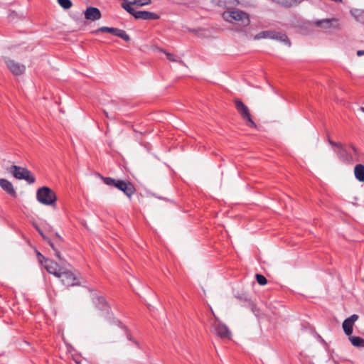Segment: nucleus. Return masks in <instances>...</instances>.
<instances>
[{"label": "nucleus", "mask_w": 364, "mask_h": 364, "mask_svg": "<svg viewBox=\"0 0 364 364\" xmlns=\"http://www.w3.org/2000/svg\"><path fill=\"white\" fill-rule=\"evenodd\" d=\"M103 182L109 186L122 191L129 198L136 192L134 185L129 181L117 180L111 177H102Z\"/></svg>", "instance_id": "f257e3e1"}, {"label": "nucleus", "mask_w": 364, "mask_h": 364, "mask_svg": "<svg viewBox=\"0 0 364 364\" xmlns=\"http://www.w3.org/2000/svg\"><path fill=\"white\" fill-rule=\"evenodd\" d=\"M223 18L228 22H240L241 26L247 27L250 23V19L249 15L239 9H232L230 11H224L223 14Z\"/></svg>", "instance_id": "f03ea898"}, {"label": "nucleus", "mask_w": 364, "mask_h": 364, "mask_svg": "<svg viewBox=\"0 0 364 364\" xmlns=\"http://www.w3.org/2000/svg\"><path fill=\"white\" fill-rule=\"evenodd\" d=\"M36 198L39 203L45 205H55L57 200L55 192L46 186L38 189Z\"/></svg>", "instance_id": "7ed1b4c3"}, {"label": "nucleus", "mask_w": 364, "mask_h": 364, "mask_svg": "<svg viewBox=\"0 0 364 364\" xmlns=\"http://www.w3.org/2000/svg\"><path fill=\"white\" fill-rule=\"evenodd\" d=\"M314 25L326 33L338 31L341 28L339 19L336 18L316 20L314 21Z\"/></svg>", "instance_id": "20e7f679"}, {"label": "nucleus", "mask_w": 364, "mask_h": 364, "mask_svg": "<svg viewBox=\"0 0 364 364\" xmlns=\"http://www.w3.org/2000/svg\"><path fill=\"white\" fill-rule=\"evenodd\" d=\"M9 172L18 180H26L28 183H33L36 181L35 177L27 168L13 165L9 168Z\"/></svg>", "instance_id": "39448f33"}, {"label": "nucleus", "mask_w": 364, "mask_h": 364, "mask_svg": "<svg viewBox=\"0 0 364 364\" xmlns=\"http://www.w3.org/2000/svg\"><path fill=\"white\" fill-rule=\"evenodd\" d=\"M234 102L236 109L240 114L242 119L246 122L247 126L255 128L256 124L252 119L249 108L240 99H235Z\"/></svg>", "instance_id": "423d86ee"}, {"label": "nucleus", "mask_w": 364, "mask_h": 364, "mask_svg": "<svg viewBox=\"0 0 364 364\" xmlns=\"http://www.w3.org/2000/svg\"><path fill=\"white\" fill-rule=\"evenodd\" d=\"M41 234L55 252V257L60 261H62L63 259L60 256V250L63 248V239L58 233H55L53 239L46 237L42 232H41Z\"/></svg>", "instance_id": "0eeeda50"}, {"label": "nucleus", "mask_w": 364, "mask_h": 364, "mask_svg": "<svg viewBox=\"0 0 364 364\" xmlns=\"http://www.w3.org/2000/svg\"><path fill=\"white\" fill-rule=\"evenodd\" d=\"M58 278H60L61 282L68 287L80 284L77 276L73 272L65 269V268L60 272Z\"/></svg>", "instance_id": "6e6552de"}, {"label": "nucleus", "mask_w": 364, "mask_h": 364, "mask_svg": "<svg viewBox=\"0 0 364 364\" xmlns=\"http://www.w3.org/2000/svg\"><path fill=\"white\" fill-rule=\"evenodd\" d=\"M213 315L215 321L211 325L213 333L220 338H230L231 333L229 328L224 323H221L214 314Z\"/></svg>", "instance_id": "1a4fd4ad"}, {"label": "nucleus", "mask_w": 364, "mask_h": 364, "mask_svg": "<svg viewBox=\"0 0 364 364\" xmlns=\"http://www.w3.org/2000/svg\"><path fill=\"white\" fill-rule=\"evenodd\" d=\"M132 15L136 19H142V20H157L160 18L159 15L156 13L147 11H135L130 14Z\"/></svg>", "instance_id": "9d476101"}, {"label": "nucleus", "mask_w": 364, "mask_h": 364, "mask_svg": "<svg viewBox=\"0 0 364 364\" xmlns=\"http://www.w3.org/2000/svg\"><path fill=\"white\" fill-rule=\"evenodd\" d=\"M334 151L341 161L345 163H351L353 161L352 155L348 151L343 144H341V145H338V147Z\"/></svg>", "instance_id": "9b49d317"}, {"label": "nucleus", "mask_w": 364, "mask_h": 364, "mask_svg": "<svg viewBox=\"0 0 364 364\" xmlns=\"http://www.w3.org/2000/svg\"><path fill=\"white\" fill-rule=\"evenodd\" d=\"M6 64L8 67V68L10 70V71L16 75H20L23 74L25 71V66L22 64H20L17 62H15L13 60H7L6 61Z\"/></svg>", "instance_id": "f8f14e48"}, {"label": "nucleus", "mask_w": 364, "mask_h": 364, "mask_svg": "<svg viewBox=\"0 0 364 364\" xmlns=\"http://www.w3.org/2000/svg\"><path fill=\"white\" fill-rule=\"evenodd\" d=\"M93 303L99 310L102 311L103 314H109L110 307L104 297L100 296L95 297L93 299Z\"/></svg>", "instance_id": "ddd939ff"}, {"label": "nucleus", "mask_w": 364, "mask_h": 364, "mask_svg": "<svg viewBox=\"0 0 364 364\" xmlns=\"http://www.w3.org/2000/svg\"><path fill=\"white\" fill-rule=\"evenodd\" d=\"M358 319V316L357 314H353L350 317L347 318L344 320L343 323V328L344 333L347 336H350L353 333V327L354 326L355 322Z\"/></svg>", "instance_id": "4468645a"}, {"label": "nucleus", "mask_w": 364, "mask_h": 364, "mask_svg": "<svg viewBox=\"0 0 364 364\" xmlns=\"http://www.w3.org/2000/svg\"><path fill=\"white\" fill-rule=\"evenodd\" d=\"M44 267L48 273L53 274L56 277L60 276V272L63 269V267H60L56 262L51 259L47 261L44 264Z\"/></svg>", "instance_id": "2eb2a0df"}, {"label": "nucleus", "mask_w": 364, "mask_h": 364, "mask_svg": "<svg viewBox=\"0 0 364 364\" xmlns=\"http://www.w3.org/2000/svg\"><path fill=\"white\" fill-rule=\"evenodd\" d=\"M85 18L90 21L99 20L102 17L100 11L95 7H88L84 12Z\"/></svg>", "instance_id": "dca6fc26"}, {"label": "nucleus", "mask_w": 364, "mask_h": 364, "mask_svg": "<svg viewBox=\"0 0 364 364\" xmlns=\"http://www.w3.org/2000/svg\"><path fill=\"white\" fill-rule=\"evenodd\" d=\"M0 187L9 196L16 197L17 194L13 184L9 180L0 178Z\"/></svg>", "instance_id": "f3484780"}, {"label": "nucleus", "mask_w": 364, "mask_h": 364, "mask_svg": "<svg viewBox=\"0 0 364 364\" xmlns=\"http://www.w3.org/2000/svg\"><path fill=\"white\" fill-rule=\"evenodd\" d=\"M110 33L115 36L121 38L126 42H129L130 41L129 36L127 33V32L124 30L112 27Z\"/></svg>", "instance_id": "a211bd4d"}, {"label": "nucleus", "mask_w": 364, "mask_h": 364, "mask_svg": "<svg viewBox=\"0 0 364 364\" xmlns=\"http://www.w3.org/2000/svg\"><path fill=\"white\" fill-rule=\"evenodd\" d=\"M272 37H274V38H272V39H274V40H277L280 42H282L288 46H291V42L285 33H282L277 32V31H274V35Z\"/></svg>", "instance_id": "6ab92c4d"}, {"label": "nucleus", "mask_w": 364, "mask_h": 364, "mask_svg": "<svg viewBox=\"0 0 364 364\" xmlns=\"http://www.w3.org/2000/svg\"><path fill=\"white\" fill-rule=\"evenodd\" d=\"M354 175L360 182L364 181V166L363 164H359L355 166Z\"/></svg>", "instance_id": "aec40b11"}, {"label": "nucleus", "mask_w": 364, "mask_h": 364, "mask_svg": "<svg viewBox=\"0 0 364 364\" xmlns=\"http://www.w3.org/2000/svg\"><path fill=\"white\" fill-rule=\"evenodd\" d=\"M274 35V31H264L255 36L254 39L259 40L262 38H270L272 39Z\"/></svg>", "instance_id": "412c9836"}, {"label": "nucleus", "mask_w": 364, "mask_h": 364, "mask_svg": "<svg viewBox=\"0 0 364 364\" xmlns=\"http://www.w3.org/2000/svg\"><path fill=\"white\" fill-rule=\"evenodd\" d=\"M154 50L164 53L166 55L167 59L171 62L178 61V60L176 59V56L173 54L167 52L163 48L156 46L154 48Z\"/></svg>", "instance_id": "4be33fe9"}, {"label": "nucleus", "mask_w": 364, "mask_h": 364, "mask_svg": "<svg viewBox=\"0 0 364 364\" xmlns=\"http://www.w3.org/2000/svg\"><path fill=\"white\" fill-rule=\"evenodd\" d=\"M351 343L356 347H364V338L358 336H350Z\"/></svg>", "instance_id": "5701e85b"}, {"label": "nucleus", "mask_w": 364, "mask_h": 364, "mask_svg": "<svg viewBox=\"0 0 364 364\" xmlns=\"http://www.w3.org/2000/svg\"><path fill=\"white\" fill-rule=\"evenodd\" d=\"M302 1L303 0H281L279 4L285 8H290L297 5L298 4H300Z\"/></svg>", "instance_id": "b1692460"}, {"label": "nucleus", "mask_w": 364, "mask_h": 364, "mask_svg": "<svg viewBox=\"0 0 364 364\" xmlns=\"http://www.w3.org/2000/svg\"><path fill=\"white\" fill-rule=\"evenodd\" d=\"M58 4L65 9H70L72 6L70 0H58Z\"/></svg>", "instance_id": "393cba45"}, {"label": "nucleus", "mask_w": 364, "mask_h": 364, "mask_svg": "<svg viewBox=\"0 0 364 364\" xmlns=\"http://www.w3.org/2000/svg\"><path fill=\"white\" fill-rule=\"evenodd\" d=\"M256 280L257 283L260 285H265L267 283V279H266V277L259 274H256Z\"/></svg>", "instance_id": "a878e982"}, {"label": "nucleus", "mask_w": 364, "mask_h": 364, "mask_svg": "<svg viewBox=\"0 0 364 364\" xmlns=\"http://www.w3.org/2000/svg\"><path fill=\"white\" fill-rule=\"evenodd\" d=\"M36 255L38 258V261L41 264H45L47 261H48V259L46 258L40 252L36 250Z\"/></svg>", "instance_id": "bb28decb"}, {"label": "nucleus", "mask_w": 364, "mask_h": 364, "mask_svg": "<svg viewBox=\"0 0 364 364\" xmlns=\"http://www.w3.org/2000/svg\"><path fill=\"white\" fill-rule=\"evenodd\" d=\"M351 14L355 16L357 21L364 23V11L360 12V14L358 15L355 13L351 11Z\"/></svg>", "instance_id": "cd10ccee"}, {"label": "nucleus", "mask_w": 364, "mask_h": 364, "mask_svg": "<svg viewBox=\"0 0 364 364\" xmlns=\"http://www.w3.org/2000/svg\"><path fill=\"white\" fill-rule=\"evenodd\" d=\"M112 28V27L102 26L98 28L97 31L107 32L110 33Z\"/></svg>", "instance_id": "c85d7f7f"}, {"label": "nucleus", "mask_w": 364, "mask_h": 364, "mask_svg": "<svg viewBox=\"0 0 364 364\" xmlns=\"http://www.w3.org/2000/svg\"><path fill=\"white\" fill-rule=\"evenodd\" d=\"M226 3L232 6H237L239 4L238 0H225Z\"/></svg>", "instance_id": "c756f323"}, {"label": "nucleus", "mask_w": 364, "mask_h": 364, "mask_svg": "<svg viewBox=\"0 0 364 364\" xmlns=\"http://www.w3.org/2000/svg\"><path fill=\"white\" fill-rule=\"evenodd\" d=\"M328 141L331 146L336 147V149H337L338 147V145L341 144V143H337V142L332 141L330 138L328 139Z\"/></svg>", "instance_id": "7c9ffc66"}, {"label": "nucleus", "mask_w": 364, "mask_h": 364, "mask_svg": "<svg viewBox=\"0 0 364 364\" xmlns=\"http://www.w3.org/2000/svg\"><path fill=\"white\" fill-rule=\"evenodd\" d=\"M349 147L353 150L355 155H358V149L354 145L350 144Z\"/></svg>", "instance_id": "2f4dec72"}, {"label": "nucleus", "mask_w": 364, "mask_h": 364, "mask_svg": "<svg viewBox=\"0 0 364 364\" xmlns=\"http://www.w3.org/2000/svg\"><path fill=\"white\" fill-rule=\"evenodd\" d=\"M364 55V50H359L357 51L358 56H362Z\"/></svg>", "instance_id": "473e14b6"}, {"label": "nucleus", "mask_w": 364, "mask_h": 364, "mask_svg": "<svg viewBox=\"0 0 364 364\" xmlns=\"http://www.w3.org/2000/svg\"><path fill=\"white\" fill-rule=\"evenodd\" d=\"M360 110H362L364 112V107H361Z\"/></svg>", "instance_id": "72a5a7b5"}, {"label": "nucleus", "mask_w": 364, "mask_h": 364, "mask_svg": "<svg viewBox=\"0 0 364 364\" xmlns=\"http://www.w3.org/2000/svg\"><path fill=\"white\" fill-rule=\"evenodd\" d=\"M128 338H129L130 341H132V338H131L129 336H128Z\"/></svg>", "instance_id": "f704fd0d"}]
</instances>
